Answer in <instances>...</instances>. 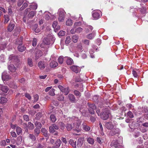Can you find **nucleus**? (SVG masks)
<instances>
[{
    "label": "nucleus",
    "instance_id": "nucleus-17",
    "mask_svg": "<svg viewBox=\"0 0 148 148\" xmlns=\"http://www.w3.org/2000/svg\"><path fill=\"white\" fill-rule=\"evenodd\" d=\"M120 132V130L119 129L115 127L114 129L110 132V134L112 136L115 135L117 134H119Z\"/></svg>",
    "mask_w": 148,
    "mask_h": 148
},
{
    "label": "nucleus",
    "instance_id": "nucleus-41",
    "mask_svg": "<svg viewBox=\"0 0 148 148\" xmlns=\"http://www.w3.org/2000/svg\"><path fill=\"white\" fill-rule=\"evenodd\" d=\"M58 62L60 64H62L63 63L64 61V58L63 56H60L58 59Z\"/></svg>",
    "mask_w": 148,
    "mask_h": 148
},
{
    "label": "nucleus",
    "instance_id": "nucleus-42",
    "mask_svg": "<svg viewBox=\"0 0 148 148\" xmlns=\"http://www.w3.org/2000/svg\"><path fill=\"white\" fill-rule=\"evenodd\" d=\"M29 138L31 139L32 141H35L36 140V138L35 136L32 134H30L29 135Z\"/></svg>",
    "mask_w": 148,
    "mask_h": 148
},
{
    "label": "nucleus",
    "instance_id": "nucleus-34",
    "mask_svg": "<svg viewBox=\"0 0 148 148\" xmlns=\"http://www.w3.org/2000/svg\"><path fill=\"white\" fill-rule=\"evenodd\" d=\"M58 23L57 21H54L53 22L52 24L53 27L55 29H56L58 30L59 29V28L57 26Z\"/></svg>",
    "mask_w": 148,
    "mask_h": 148
},
{
    "label": "nucleus",
    "instance_id": "nucleus-37",
    "mask_svg": "<svg viewBox=\"0 0 148 148\" xmlns=\"http://www.w3.org/2000/svg\"><path fill=\"white\" fill-rule=\"evenodd\" d=\"M40 129L38 128H36L34 130V134L36 136H38V134L40 133Z\"/></svg>",
    "mask_w": 148,
    "mask_h": 148
},
{
    "label": "nucleus",
    "instance_id": "nucleus-25",
    "mask_svg": "<svg viewBox=\"0 0 148 148\" xmlns=\"http://www.w3.org/2000/svg\"><path fill=\"white\" fill-rule=\"evenodd\" d=\"M8 100L5 97H1L0 99V103L1 104H4L6 103Z\"/></svg>",
    "mask_w": 148,
    "mask_h": 148
},
{
    "label": "nucleus",
    "instance_id": "nucleus-12",
    "mask_svg": "<svg viewBox=\"0 0 148 148\" xmlns=\"http://www.w3.org/2000/svg\"><path fill=\"white\" fill-rule=\"evenodd\" d=\"M71 70L76 73L79 72L80 71V68L76 66L73 65L70 67Z\"/></svg>",
    "mask_w": 148,
    "mask_h": 148
},
{
    "label": "nucleus",
    "instance_id": "nucleus-19",
    "mask_svg": "<svg viewBox=\"0 0 148 148\" xmlns=\"http://www.w3.org/2000/svg\"><path fill=\"white\" fill-rule=\"evenodd\" d=\"M68 97L69 100L71 102H75V98L73 94H69L68 95Z\"/></svg>",
    "mask_w": 148,
    "mask_h": 148
},
{
    "label": "nucleus",
    "instance_id": "nucleus-51",
    "mask_svg": "<svg viewBox=\"0 0 148 148\" xmlns=\"http://www.w3.org/2000/svg\"><path fill=\"white\" fill-rule=\"evenodd\" d=\"M27 6V4L26 3H24L22 6L20 8V10L22 11Z\"/></svg>",
    "mask_w": 148,
    "mask_h": 148
},
{
    "label": "nucleus",
    "instance_id": "nucleus-48",
    "mask_svg": "<svg viewBox=\"0 0 148 148\" xmlns=\"http://www.w3.org/2000/svg\"><path fill=\"white\" fill-rule=\"evenodd\" d=\"M55 90L53 88L51 89L49 92V95L52 96H53L55 95L54 92Z\"/></svg>",
    "mask_w": 148,
    "mask_h": 148
},
{
    "label": "nucleus",
    "instance_id": "nucleus-21",
    "mask_svg": "<svg viewBox=\"0 0 148 148\" xmlns=\"http://www.w3.org/2000/svg\"><path fill=\"white\" fill-rule=\"evenodd\" d=\"M69 144L73 147V148H76V141H74V140L72 139H70L69 140Z\"/></svg>",
    "mask_w": 148,
    "mask_h": 148
},
{
    "label": "nucleus",
    "instance_id": "nucleus-43",
    "mask_svg": "<svg viewBox=\"0 0 148 148\" xmlns=\"http://www.w3.org/2000/svg\"><path fill=\"white\" fill-rule=\"evenodd\" d=\"M71 41V38L69 36H67L66 39L65 40V43L66 44H69Z\"/></svg>",
    "mask_w": 148,
    "mask_h": 148
},
{
    "label": "nucleus",
    "instance_id": "nucleus-40",
    "mask_svg": "<svg viewBox=\"0 0 148 148\" xmlns=\"http://www.w3.org/2000/svg\"><path fill=\"white\" fill-rule=\"evenodd\" d=\"M16 68L13 64H11L10 66V71L12 72H14L15 71Z\"/></svg>",
    "mask_w": 148,
    "mask_h": 148
},
{
    "label": "nucleus",
    "instance_id": "nucleus-9",
    "mask_svg": "<svg viewBox=\"0 0 148 148\" xmlns=\"http://www.w3.org/2000/svg\"><path fill=\"white\" fill-rule=\"evenodd\" d=\"M58 87L65 95H68L69 92V87L64 88L63 86L60 85H59Z\"/></svg>",
    "mask_w": 148,
    "mask_h": 148
},
{
    "label": "nucleus",
    "instance_id": "nucleus-31",
    "mask_svg": "<svg viewBox=\"0 0 148 148\" xmlns=\"http://www.w3.org/2000/svg\"><path fill=\"white\" fill-rule=\"evenodd\" d=\"M78 39V36L76 35H75L73 36L72 37V40L73 42L74 43H76L77 42Z\"/></svg>",
    "mask_w": 148,
    "mask_h": 148
},
{
    "label": "nucleus",
    "instance_id": "nucleus-54",
    "mask_svg": "<svg viewBox=\"0 0 148 148\" xmlns=\"http://www.w3.org/2000/svg\"><path fill=\"white\" fill-rule=\"evenodd\" d=\"M64 97L63 95H60L58 97V99L60 101H63L64 100Z\"/></svg>",
    "mask_w": 148,
    "mask_h": 148
},
{
    "label": "nucleus",
    "instance_id": "nucleus-10",
    "mask_svg": "<svg viewBox=\"0 0 148 148\" xmlns=\"http://www.w3.org/2000/svg\"><path fill=\"white\" fill-rule=\"evenodd\" d=\"M110 145L111 146H114L115 148H123V146L119 143L118 140L112 141Z\"/></svg>",
    "mask_w": 148,
    "mask_h": 148
},
{
    "label": "nucleus",
    "instance_id": "nucleus-57",
    "mask_svg": "<svg viewBox=\"0 0 148 148\" xmlns=\"http://www.w3.org/2000/svg\"><path fill=\"white\" fill-rule=\"evenodd\" d=\"M4 23H8L9 20L8 16L4 15Z\"/></svg>",
    "mask_w": 148,
    "mask_h": 148
},
{
    "label": "nucleus",
    "instance_id": "nucleus-47",
    "mask_svg": "<svg viewBox=\"0 0 148 148\" xmlns=\"http://www.w3.org/2000/svg\"><path fill=\"white\" fill-rule=\"evenodd\" d=\"M37 39L35 38H34L32 42V45L33 46L35 47L36 46L37 43Z\"/></svg>",
    "mask_w": 148,
    "mask_h": 148
},
{
    "label": "nucleus",
    "instance_id": "nucleus-63",
    "mask_svg": "<svg viewBox=\"0 0 148 148\" xmlns=\"http://www.w3.org/2000/svg\"><path fill=\"white\" fill-rule=\"evenodd\" d=\"M25 97L27 98L29 100H31V97L30 95L27 93H26L25 94Z\"/></svg>",
    "mask_w": 148,
    "mask_h": 148
},
{
    "label": "nucleus",
    "instance_id": "nucleus-7",
    "mask_svg": "<svg viewBox=\"0 0 148 148\" xmlns=\"http://www.w3.org/2000/svg\"><path fill=\"white\" fill-rule=\"evenodd\" d=\"M114 121L113 122L111 121L106 122L105 124V127L108 129L109 130L113 129L114 128L115 126L117 125L115 123L114 124Z\"/></svg>",
    "mask_w": 148,
    "mask_h": 148
},
{
    "label": "nucleus",
    "instance_id": "nucleus-49",
    "mask_svg": "<svg viewBox=\"0 0 148 148\" xmlns=\"http://www.w3.org/2000/svg\"><path fill=\"white\" fill-rule=\"evenodd\" d=\"M146 9L145 7H142L140 9V12L143 14H144L146 12Z\"/></svg>",
    "mask_w": 148,
    "mask_h": 148
},
{
    "label": "nucleus",
    "instance_id": "nucleus-60",
    "mask_svg": "<svg viewBox=\"0 0 148 148\" xmlns=\"http://www.w3.org/2000/svg\"><path fill=\"white\" fill-rule=\"evenodd\" d=\"M6 46L5 44H0V50H2L5 49Z\"/></svg>",
    "mask_w": 148,
    "mask_h": 148
},
{
    "label": "nucleus",
    "instance_id": "nucleus-61",
    "mask_svg": "<svg viewBox=\"0 0 148 148\" xmlns=\"http://www.w3.org/2000/svg\"><path fill=\"white\" fill-rule=\"evenodd\" d=\"M127 115L130 118H133L134 116L133 114L132 113L131 111H129L127 113Z\"/></svg>",
    "mask_w": 148,
    "mask_h": 148
},
{
    "label": "nucleus",
    "instance_id": "nucleus-32",
    "mask_svg": "<svg viewBox=\"0 0 148 148\" xmlns=\"http://www.w3.org/2000/svg\"><path fill=\"white\" fill-rule=\"evenodd\" d=\"M23 38V37H20L19 38H18L16 41V43L19 45H21L22 43Z\"/></svg>",
    "mask_w": 148,
    "mask_h": 148
},
{
    "label": "nucleus",
    "instance_id": "nucleus-59",
    "mask_svg": "<svg viewBox=\"0 0 148 148\" xmlns=\"http://www.w3.org/2000/svg\"><path fill=\"white\" fill-rule=\"evenodd\" d=\"M39 99V96L38 94H36L34 96V102L37 101Z\"/></svg>",
    "mask_w": 148,
    "mask_h": 148
},
{
    "label": "nucleus",
    "instance_id": "nucleus-62",
    "mask_svg": "<svg viewBox=\"0 0 148 148\" xmlns=\"http://www.w3.org/2000/svg\"><path fill=\"white\" fill-rule=\"evenodd\" d=\"M23 119L24 120L27 121H28L29 120L28 116L26 115H24L23 116Z\"/></svg>",
    "mask_w": 148,
    "mask_h": 148
},
{
    "label": "nucleus",
    "instance_id": "nucleus-13",
    "mask_svg": "<svg viewBox=\"0 0 148 148\" xmlns=\"http://www.w3.org/2000/svg\"><path fill=\"white\" fill-rule=\"evenodd\" d=\"M42 55L41 51L40 50H37L36 52L35 55V60H38Z\"/></svg>",
    "mask_w": 148,
    "mask_h": 148
},
{
    "label": "nucleus",
    "instance_id": "nucleus-23",
    "mask_svg": "<svg viewBox=\"0 0 148 148\" xmlns=\"http://www.w3.org/2000/svg\"><path fill=\"white\" fill-rule=\"evenodd\" d=\"M93 29V27L90 25L87 26L85 29V31L86 33L91 32Z\"/></svg>",
    "mask_w": 148,
    "mask_h": 148
},
{
    "label": "nucleus",
    "instance_id": "nucleus-33",
    "mask_svg": "<svg viewBox=\"0 0 148 148\" xmlns=\"http://www.w3.org/2000/svg\"><path fill=\"white\" fill-rule=\"evenodd\" d=\"M35 125L36 127V128L41 129L42 125L41 123L38 121H36L35 123Z\"/></svg>",
    "mask_w": 148,
    "mask_h": 148
},
{
    "label": "nucleus",
    "instance_id": "nucleus-4",
    "mask_svg": "<svg viewBox=\"0 0 148 148\" xmlns=\"http://www.w3.org/2000/svg\"><path fill=\"white\" fill-rule=\"evenodd\" d=\"M59 17L58 20L60 22H63L65 18V11L62 8L58 10Z\"/></svg>",
    "mask_w": 148,
    "mask_h": 148
},
{
    "label": "nucleus",
    "instance_id": "nucleus-8",
    "mask_svg": "<svg viewBox=\"0 0 148 148\" xmlns=\"http://www.w3.org/2000/svg\"><path fill=\"white\" fill-rule=\"evenodd\" d=\"M28 123V125L25 123H23V125L25 128V131L27 132H28L29 128L30 130H33L34 128V126L33 123L31 122H29Z\"/></svg>",
    "mask_w": 148,
    "mask_h": 148
},
{
    "label": "nucleus",
    "instance_id": "nucleus-11",
    "mask_svg": "<svg viewBox=\"0 0 148 148\" xmlns=\"http://www.w3.org/2000/svg\"><path fill=\"white\" fill-rule=\"evenodd\" d=\"M9 76L6 71H4L2 75V78L3 81H8L9 79Z\"/></svg>",
    "mask_w": 148,
    "mask_h": 148
},
{
    "label": "nucleus",
    "instance_id": "nucleus-44",
    "mask_svg": "<svg viewBox=\"0 0 148 148\" xmlns=\"http://www.w3.org/2000/svg\"><path fill=\"white\" fill-rule=\"evenodd\" d=\"M95 36V34H93L92 33H91L89 34L87 36V37L89 39H91L93 38Z\"/></svg>",
    "mask_w": 148,
    "mask_h": 148
},
{
    "label": "nucleus",
    "instance_id": "nucleus-46",
    "mask_svg": "<svg viewBox=\"0 0 148 148\" xmlns=\"http://www.w3.org/2000/svg\"><path fill=\"white\" fill-rule=\"evenodd\" d=\"M16 132L17 134L19 135L22 132L21 128L19 127H17L16 129Z\"/></svg>",
    "mask_w": 148,
    "mask_h": 148
},
{
    "label": "nucleus",
    "instance_id": "nucleus-20",
    "mask_svg": "<svg viewBox=\"0 0 148 148\" xmlns=\"http://www.w3.org/2000/svg\"><path fill=\"white\" fill-rule=\"evenodd\" d=\"M58 65V63L53 60L51 61L49 63V65L50 67L52 68H54L57 67Z\"/></svg>",
    "mask_w": 148,
    "mask_h": 148
},
{
    "label": "nucleus",
    "instance_id": "nucleus-36",
    "mask_svg": "<svg viewBox=\"0 0 148 148\" xmlns=\"http://www.w3.org/2000/svg\"><path fill=\"white\" fill-rule=\"evenodd\" d=\"M51 121L53 122H55L56 120V116L54 114H51L50 116Z\"/></svg>",
    "mask_w": 148,
    "mask_h": 148
},
{
    "label": "nucleus",
    "instance_id": "nucleus-27",
    "mask_svg": "<svg viewBox=\"0 0 148 148\" xmlns=\"http://www.w3.org/2000/svg\"><path fill=\"white\" fill-rule=\"evenodd\" d=\"M0 87L1 88V90L3 92H4L5 93H6L7 92L8 90V89L6 86H0Z\"/></svg>",
    "mask_w": 148,
    "mask_h": 148
},
{
    "label": "nucleus",
    "instance_id": "nucleus-64",
    "mask_svg": "<svg viewBox=\"0 0 148 148\" xmlns=\"http://www.w3.org/2000/svg\"><path fill=\"white\" fill-rule=\"evenodd\" d=\"M36 148H45V147L41 144L38 143L36 146Z\"/></svg>",
    "mask_w": 148,
    "mask_h": 148
},
{
    "label": "nucleus",
    "instance_id": "nucleus-56",
    "mask_svg": "<svg viewBox=\"0 0 148 148\" xmlns=\"http://www.w3.org/2000/svg\"><path fill=\"white\" fill-rule=\"evenodd\" d=\"M75 29L76 32L77 33H80L83 30V29L81 27H78L76 28Z\"/></svg>",
    "mask_w": 148,
    "mask_h": 148
},
{
    "label": "nucleus",
    "instance_id": "nucleus-29",
    "mask_svg": "<svg viewBox=\"0 0 148 148\" xmlns=\"http://www.w3.org/2000/svg\"><path fill=\"white\" fill-rule=\"evenodd\" d=\"M73 20L71 19H68L66 21V25L68 26H71L73 24Z\"/></svg>",
    "mask_w": 148,
    "mask_h": 148
},
{
    "label": "nucleus",
    "instance_id": "nucleus-45",
    "mask_svg": "<svg viewBox=\"0 0 148 148\" xmlns=\"http://www.w3.org/2000/svg\"><path fill=\"white\" fill-rule=\"evenodd\" d=\"M27 63L30 66L32 67L33 66L32 60L31 58H29L27 60Z\"/></svg>",
    "mask_w": 148,
    "mask_h": 148
},
{
    "label": "nucleus",
    "instance_id": "nucleus-24",
    "mask_svg": "<svg viewBox=\"0 0 148 148\" xmlns=\"http://www.w3.org/2000/svg\"><path fill=\"white\" fill-rule=\"evenodd\" d=\"M10 59L14 62H18V57L17 56L11 55L10 56Z\"/></svg>",
    "mask_w": 148,
    "mask_h": 148
},
{
    "label": "nucleus",
    "instance_id": "nucleus-22",
    "mask_svg": "<svg viewBox=\"0 0 148 148\" xmlns=\"http://www.w3.org/2000/svg\"><path fill=\"white\" fill-rule=\"evenodd\" d=\"M87 141L88 142V143L91 145H93L94 143V139L91 137H88L86 138Z\"/></svg>",
    "mask_w": 148,
    "mask_h": 148
},
{
    "label": "nucleus",
    "instance_id": "nucleus-1",
    "mask_svg": "<svg viewBox=\"0 0 148 148\" xmlns=\"http://www.w3.org/2000/svg\"><path fill=\"white\" fill-rule=\"evenodd\" d=\"M71 119V121H72L73 123V125L70 123H68L67 124L66 127L67 130L68 131L71 130L74 127H75L76 128H78L80 124V121H78V119L77 118L73 117Z\"/></svg>",
    "mask_w": 148,
    "mask_h": 148
},
{
    "label": "nucleus",
    "instance_id": "nucleus-39",
    "mask_svg": "<svg viewBox=\"0 0 148 148\" xmlns=\"http://www.w3.org/2000/svg\"><path fill=\"white\" fill-rule=\"evenodd\" d=\"M35 12L34 11H32L29 13L28 15V17L29 18L33 17L35 14Z\"/></svg>",
    "mask_w": 148,
    "mask_h": 148
},
{
    "label": "nucleus",
    "instance_id": "nucleus-58",
    "mask_svg": "<svg viewBox=\"0 0 148 148\" xmlns=\"http://www.w3.org/2000/svg\"><path fill=\"white\" fill-rule=\"evenodd\" d=\"M56 114H57L60 116H61L62 114V112L60 110H57L56 111Z\"/></svg>",
    "mask_w": 148,
    "mask_h": 148
},
{
    "label": "nucleus",
    "instance_id": "nucleus-16",
    "mask_svg": "<svg viewBox=\"0 0 148 148\" xmlns=\"http://www.w3.org/2000/svg\"><path fill=\"white\" fill-rule=\"evenodd\" d=\"M65 58H66V63L67 65H71L73 64V61L72 58L68 57H65Z\"/></svg>",
    "mask_w": 148,
    "mask_h": 148
},
{
    "label": "nucleus",
    "instance_id": "nucleus-35",
    "mask_svg": "<svg viewBox=\"0 0 148 148\" xmlns=\"http://www.w3.org/2000/svg\"><path fill=\"white\" fill-rule=\"evenodd\" d=\"M74 94L76 96L78 97H80L81 96V93L78 91L77 90H75L73 91Z\"/></svg>",
    "mask_w": 148,
    "mask_h": 148
},
{
    "label": "nucleus",
    "instance_id": "nucleus-38",
    "mask_svg": "<svg viewBox=\"0 0 148 148\" xmlns=\"http://www.w3.org/2000/svg\"><path fill=\"white\" fill-rule=\"evenodd\" d=\"M37 26L38 25L36 24H35L34 25L33 28L34 31L36 33H38L40 31V29L37 28Z\"/></svg>",
    "mask_w": 148,
    "mask_h": 148
},
{
    "label": "nucleus",
    "instance_id": "nucleus-18",
    "mask_svg": "<svg viewBox=\"0 0 148 148\" xmlns=\"http://www.w3.org/2000/svg\"><path fill=\"white\" fill-rule=\"evenodd\" d=\"M61 142L60 139H58L55 143L53 147L54 148H58L60 146Z\"/></svg>",
    "mask_w": 148,
    "mask_h": 148
},
{
    "label": "nucleus",
    "instance_id": "nucleus-6",
    "mask_svg": "<svg viewBox=\"0 0 148 148\" xmlns=\"http://www.w3.org/2000/svg\"><path fill=\"white\" fill-rule=\"evenodd\" d=\"M88 111L90 114H94L95 113V110L96 109V106L94 104H90L88 103Z\"/></svg>",
    "mask_w": 148,
    "mask_h": 148
},
{
    "label": "nucleus",
    "instance_id": "nucleus-52",
    "mask_svg": "<svg viewBox=\"0 0 148 148\" xmlns=\"http://www.w3.org/2000/svg\"><path fill=\"white\" fill-rule=\"evenodd\" d=\"M96 116H92L90 117V120L91 122L94 123L96 121Z\"/></svg>",
    "mask_w": 148,
    "mask_h": 148
},
{
    "label": "nucleus",
    "instance_id": "nucleus-55",
    "mask_svg": "<svg viewBox=\"0 0 148 148\" xmlns=\"http://www.w3.org/2000/svg\"><path fill=\"white\" fill-rule=\"evenodd\" d=\"M65 32L63 31H60L58 33L59 36H62L65 35Z\"/></svg>",
    "mask_w": 148,
    "mask_h": 148
},
{
    "label": "nucleus",
    "instance_id": "nucleus-30",
    "mask_svg": "<svg viewBox=\"0 0 148 148\" xmlns=\"http://www.w3.org/2000/svg\"><path fill=\"white\" fill-rule=\"evenodd\" d=\"M41 132L43 133L45 137H47L48 136V131L46 129L44 128H42L41 129Z\"/></svg>",
    "mask_w": 148,
    "mask_h": 148
},
{
    "label": "nucleus",
    "instance_id": "nucleus-2",
    "mask_svg": "<svg viewBox=\"0 0 148 148\" xmlns=\"http://www.w3.org/2000/svg\"><path fill=\"white\" fill-rule=\"evenodd\" d=\"M55 38L51 34H48L47 37L43 40V43L46 45H52L54 42Z\"/></svg>",
    "mask_w": 148,
    "mask_h": 148
},
{
    "label": "nucleus",
    "instance_id": "nucleus-26",
    "mask_svg": "<svg viewBox=\"0 0 148 148\" xmlns=\"http://www.w3.org/2000/svg\"><path fill=\"white\" fill-rule=\"evenodd\" d=\"M18 50L21 52L24 51L26 49V47L23 46H21V45H19L18 47Z\"/></svg>",
    "mask_w": 148,
    "mask_h": 148
},
{
    "label": "nucleus",
    "instance_id": "nucleus-53",
    "mask_svg": "<svg viewBox=\"0 0 148 148\" xmlns=\"http://www.w3.org/2000/svg\"><path fill=\"white\" fill-rule=\"evenodd\" d=\"M14 26L15 25L14 23H10V32H11L14 29Z\"/></svg>",
    "mask_w": 148,
    "mask_h": 148
},
{
    "label": "nucleus",
    "instance_id": "nucleus-14",
    "mask_svg": "<svg viewBox=\"0 0 148 148\" xmlns=\"http://www.w3.org/2000/svg\"><path fill=\"white\" fill-rule=\"evenodd\" d=\"M84 138L83 137H81L78 139L77 142V146L78 147H80L83 144Z\"/></svg>",
    "mask_w": 148,
    "mask_h": 148
},
{
    "label": "nucleus",
    "instance_id": "nucleus-5",
    "mask_svg": "<svg viewBox=\"0 0 148 148\" xmlns=\"http://www.w3.org/2000/svg\"><path fill=\"white\" fill-rule=\"evenodd\" d=\"M101 11L99 10H96L93 11L92 12V16L95 20L98 19L100 17L101 14Z\"/></svg>",
    "mask_w": 148,
    "mask_h": 148
},
{
    "label": "nucleus",
    "instance_id": "nucleus-28",
    "mask_svg": "<svg viewBox=\"0 0 148 148\" xmlns=\"http://www.w3.org/2000/svg\"><path fill=\"white\" fill-rule=\"evenodd\" d=\"M83 126V129L86 131H88L90 130V127L88 126L85 123H84L82 124Z\"/></svg>",
    "mask_w": 148,
    "mask_h": 148
},
{
    "label": "nucleus",
    "instance_id": "nucleus-50",
    "mask_svg": "<svg viewBox=\"0 0 148 148\" xmlns=\"http://www.w3.org/2000/svg\"><path fill=\"white\" fill-rule=\"evenodd\" d=\"M49 131L51 133H53L55 132L54 128L52 125L49 127Z\"/></svg>",
    "mask_w": 148,
    "mask_h": 148
},
{
    "label": "nucleus",
    "instance_id": "nucleus-3",
    "mask_svg": "<svg viewBox=\"0 0 148 148\" xmlns=\"http://www.w3.org/2000/svg\"><path fill=\"white\" fill-rule=\"evenodd\" d=\"M100 114L101 119L103 120H106L110 115V111L108 108H105Z\"/></svg>",
    "mask_w": 148,
    "mask_h": 148
},
{
    "label": "nucleus",
    "instance_id": "nucleus-15",
    "mask_svg": "<svg viewBox=\"0 0 148 148\" xmlns=\"http://www.w3.org/2000/svg\"><path fill=\"white\" fill-rule=\"evenodd\" d=\"M38 66L41 70H43L45 67L44 62L42 61H40L38 62Z\"/></svg>",
    "mask_w": 148,
    "mask_h": 148
}]
</instances>
